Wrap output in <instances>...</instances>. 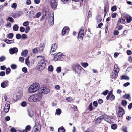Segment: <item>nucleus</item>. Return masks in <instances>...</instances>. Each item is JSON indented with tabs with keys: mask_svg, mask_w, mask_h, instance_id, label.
<instances>
[{
	"mask_svg": "<svg viewBox=\"0 0 132 132\" xmlns=\"http://www.w3.org/2000/svg\"><path fill=\"white\" fill-rule=\"evenodd\" d=\"M42 96L40 93L35 94L30 96L28 98V101L31 102L39 101L42 98Z\"/></svg>",
	"mask_w": 132,
	"mask_h": 132,
	"instance_id": "obj_1",
	"label": "nucleus"
},
{
	"mask_svg": "<svg viewBox=\"0 0 132 132\" xmlns=\"http://www.w3.org/2000/svg\"><path fill=\"white\" fill-rule=\"evenodd\" d=\"M39 88V86L38 83L33 84L29 87L28 91L29 93H32L38 90Z\"/></svg>",
	"mask_w": 132,
	"mask_h": 132,
	"instance_id": "obj_2",
	"label": "nucleus"
},
{
	"mask_svg": "<svg viewBox=\"0 0 132 132\" xmlns=\"http://www.w3.org/2000/svg\"><path fill=\"white\" fill-rule=\"evenodd\" d=\"M119 69L118 68L117 65L115 64L114 66V69L110 76V78L116 79L117 78Z\"/></svg>",
	"mask_w": 132,
	"mask_h": 132,
	"instance_id": "obj_3",
	"label": "nucleus"
},
{
	"mask_svg": "<svg viewBox=\"0 0 132 132\" xmlns=\"http://www.w3.org/2000/svg\"><path fill=\"white\" fill-rule=\"evenodd\" d=\"M45 60H41L38 62L36 67L39 71L42 70L45 68L46 63Z\"/></svg>",
	"mask_w": 132,
	"mask_h": 132,
	"instance_id": "obj_4",
	"label": "nucleus"
},
{
	"mask_svg": "<svg viewBox=\"0 0 132 132\" xmlns=\"http://www.w3.org/2000/svg\"><path fill=\"white\" fill-rule=\"evenodd\" d=\"M73 69L76 73H80L83 69L79 64H73L72 66Z\"/></svg>",
	"mask_w": 132,
	"mask_h": 132,
	"instance_id": "obj_5",
	"label": "nucleus"
},
{
	"mask_svg": "<svg viewBox=\"0 0 132 132\" xmlns=\"http://www.w3.org/2000/svg\"><path fill=\"white\" fill-rule=\"evenodd\" d=\"M57 44L56 43H54L52 44L51 48V55L55 54L54 52L56 51L57 48Z\"/></svg>",
	"mask_w": 132,
	"mask_h": 132,
	"instance_id": "obj_6",
	"label": "nucleus"
},
{
	"mask_svg": "<svg viewBox=\"0 0 132 132\" xmlns=\"http://www.w3.org/2000/svg\"><path fill=\"white\" fill-rule=\"evenodd\" d=\"M122 16L126 20V22L127 23H130L132 21V17L129 14H123Z\"/></svg>",
	"mask_w": 132,
	"mask_h": 132,
	"instance_id": "obj_7",
	"label": "nucleus"
},
{
	"mask_svg": "<svg viewBox=\"0 0 132 132\" xmlns=\"http://www.w3.org/2000/svg\"><path fill=\"white\" fill-rule=\"evenodd\" d=\"M118 112L117 116L119 117H122L125 114L124 110L121 106L118 107Z\"/></svg>",
	"mask_w": 132,
	"mask_h": 132,
	"instance_id": "obj_8",
	"label": "nucleus"
},
{
	"mask_svg": "<svg viewBox=\"0 0 132 132\" xmlns=\"http://www.w3.org/2000/svg\"><path fill=\"white\" fill-rule=\"evenodd\" d=\"M50 5L52 9H55L56 8L57 5V0H51Z\"/></svg>",
	"mask_w": 132,
	"mask_h": 132,
	"instance_id": "obj_9",
	"label": "nucleus"
},
{
	"mask_svg": "<svg viewBox=\"0 0 132 132\" xmlns=\"http://www.w3.org/2000/svg\"><path fill=\"white\" fill-rule=\"evenodd\" d=\"M84 35V30L83 29H81L79 31L78 35V38L80 39L81 40H82Z\"/></svg>",
	"mask_w": 132,
	"mask_h": 132,
	"instance_id": "obj_10",
	"label": "nucleus"
},
{
	"mask_svg": "<svg viewBox=\"0 0 132 132\" xmlns=\"http://www.w3.org/2000/svg\"><path fill=\"white\" fill-rule=\"evenodd\" d=\"M104 118V115H102L97 117L95 120V122L96 124H99L101 122L102 120Z\"/></svg>",
	"mask_w": 132,
	"mask_h": 132,
	"instance_id": "obj_11",
	"label": "nucleus"
},
{
	"mask_svg": "<svg viewBox=\"0 0 132 132\" xmlns=\"http://www.w3.org/2000/svg\"><path fill=\"white\" fill-rule=\"evenodd\" d=\"M10 102L9 101L6 102L4 107V112L7 113L9 111L10 106Z\"/></svg>",
	"mask_w": 132,
	"mask_h": 132,
	"instance_id": "obj_12",
	"label": "nucleus"
},
{
	"mask_svg": "<svg viewBox=\"0 0 132 132\" xmlns=\"http://www.w3.org/2000/svg\"><path fill=\"white\" fill-rule=\"evenodd\" d=\"M62 54L61 52L57 53L54 57V60L55 61H57L59 60L61 57Z\"/></svg>",
	"mask_w": 132,
	"mask_h": 132,
	"instance_id": "obj_13",
	"label": "nucleus"
},
{
	"mask_svg": "<svg viewBox=\"0 0 132 132\" xmlns=\"http://www.w3.org/2000/svg\"><path fill=\"white\" fill-rule=\"evenodd\" d=\"M18 50L16 47L11 48L9 49V52L11 54H13L17 52Z\"/></svg>",
	"mask_w": 132,
	"mask_h": 132,
	"instance_id": "obj_14",
	"label": "nucleus"
},
{
	"mask_svg": "<svg viewBox=\"0 0 132 132\" xmlns=\"http://www.w3.org/2000/svg\"><path fill=\"white\" fill-rule=\"evenodd\" d=\"M48 23L50 25L52 26L54 23V17L53 15V16L49 17L48 20Z\"/></svg>",
	"mask_w": 132,
	"mask_h": 132,
	"instance_id": "obj_15",
	"label": "nucleus"
},
{
	"mask_svg": "<svg viewBox=\"0 0 132 132\" xmlns=\"http://www.w3.org/2000/svg\"><path fill=\"white\" fill-rule=\"evenodd\" d=\"M9 81L7 80H5L1 84V86L3 88H5L8 85Z\"/></svg>",
	"mask_w": 132,
	"mask_h": 132,
	"instance_id": "obj_16",
	"label": "nucleus"
},
{
	"mask_svg": "<svg viewBox=\"0 0 132 132\" xmlns=\"http://www.w3.org/2000/svg\"><path fill=\"white\" fill-rule=\"evenodd\" d=\"M69 28L68 27L66 26L64 27L62 30V34L63 35H64L66 32L69 31Z\"/></svg>",
	"mask_w": 132,
	"mask_h": 132,
	"instance_id": "obj_17",
	"label": "nucleus"
},
{
	"mask_svg": "<svg viewBox=\"0 0 132 132\" xmlns=\"http://www.w3.org/2000/svg\"><path fill=\"white\" fill-rule=\"evenodd\" d=\"M50 91V90L49 89L46 88V87H43L41 90V93H44L45 94H47L49 93Z\"/></svg>",
	"mask_w": 132,
	"mask_h": 132,
	"instance_id": "obj_18",
	"label": "nucleus"
},
{
	"mask_svg": "<svg viewBox=\"0 0 132 132\" xmlns=\"http://www.w3.org/2000/svg\"><path fill=\"white\" fill-rule=\"evenodd\" d=\"M45 47V45L44 43H40L39 47V51L40 52H43Z\"/></svg>",
	"mask_w": 132,
	"mask_h": 132,
	"instance_id": "obj_19",
	"label": "nucleus"
},
{
	"mask_svg": "<svg viewBox=\"0 0 132 132\" xmlns=\"http://www.w3.org/2000/svg\"><path fill=\"white\" fill-rule=\"evenodd\" d=\"M108 95L106 97V99L107 100L113 101L115 99V97L113 95H110L108 97Z\"/></svg>",
	"mask_w": 132,
	"mask_h": 132,
	"instance_id": "obj_20",
	"label": "nucleus"
},
{
	"mask_svg": "<svg viewBox=\"0 0 132 132\" xmlns=\"http://www.w3.org/2000/svg\"><path fill=\"white\" fill-rule=\"evenodd\" d=\"M29 116L30 117H32L34 114V112L31 109H29L28 110Z\"/></svg>",
	"mask_w": 132,
	"mask_h": 132,
	"instance_id": "obj_21",
	"label": "nucleus"
},
{
	"mask_svg": "<svg viewBox=\"0 0 132 132\" xmlns=\"http://www.w3.org/2000/svg\"><path fill=\"white\" fill-rule=\"evenodd\" d=\"M126 23L125 20L123 19L122 17L120 18L117 21V23H120L125 24Z\"/></svg>",
	"mask_w": 132,
	"mask_h": 132,
	"instance_id": "obj_22",
	"label": "nucleus"
},
{
	"mask_svg": "<svg viewBox=\"0 0 132 132\" xmlns=\"http://www.w3.org/2000/svg\"><path fill=\"white\" fill-rule=\"evenodd\" d=\"M14 39L12 40H9L7 39L4 40L3 41L7 44H10L13 43H14Z\"/></svg>",
	"mask_w": 132,
	"mask_h": 132,
	"instance_id": "obj_23",
	"label": "nucleus"
},
{
	"mask_svg": "<svg viewBox=\"0 0 132 132\" xmlns=\"http://www.w3.org/2000/svg\"><path fill=\"white\" fill-rule=\"evenodd\" d=\"M28 53V50H25L23 51L21 53V55L23 56H26Z\"/></svg>",
	"mask_w": 132,
	"mask_h": 132,
	"instance_id": "obj_24",
	"label": "nucleus"
},
{
	"mask_svg": "<svg viewBox=\"0 0 132 132\" xmlns=\"http://www.w3.org/2000/svg\"><path fill=\"white\" fill-rule=\"evenodd\" d=\"M40 129L37 128L36 127H34L33 128L32 132H39Z\"/></svg>",
	"mask_w": 132,
	"mask_h": 132,
	"instance_id": "obj_25",
	"label": "nucleus"
},
{
	"mask_svg": "<svg viewBox=\"0 0 132 132\" xmlns=\"http://www.w3.org/2000/svg\"><path fill=\"white\" fill-rule=\"evenodd\" d=\"M65 130L63 126L61 127L58 129V132H65Z\"/></svg>",
	"mask_w": 132,
	"mask_h": 132,
	"instance_id": "obj_26",
	"label": "nucleus"
},
{
	"mask_svg": "<svg viewBox=\"0 0 132 132\" xmlns=\"http://www.w3.org/2000/svg\"><path fill=\"white\" fill-rule=\"evenodd\" d=\"M88 108L89 110L90 111H91L93 110L94 107L92 106V103H90L88 106Z\"/></svg>",
	"mask_w": 132,
	"mask_h": 132,
	"instance_id": "obj_27",
	"label": "nucleus"
},
{
	"mask_svg": "<svg viewBox=\"0 0 132 132\" xmlns=\"http://www.w3.org/2000/svg\"><path fill=\"white\" fill-rule=\"evenodd\" d=\"M97 22L98 23L100 22L102 20V18L99 15L97 16L96 17Z\"/></svg>",
	"mask_w": 132,
	"mask_h": 132,
	"instance_id": "obj_28",
	"label": "nucleus"
},
{
	"mask_svg": "<svg viewBox=\"0 0 132 132\" xmlns=\"http://www.w3.org/2000/svg\"><path fill=\"white\" fill-rule=\"evenodd\" d=\"M108 10V6H105L104 7V16H105L107 13V11Z\"/></svg>",
	"mask_w": 132,
	"mask_h": 132,
	"instance_id": "obj_29",
	"label": "nucleus"
},
{
	"mask_svg": "<svg viewBox=\"0 0 132 132\" xmlns=\"http://www.w3.org/2000/svg\"><path fill=\"white\" fill-rule=\"evenodd\" d=\"M122 79H125L126 80H128L129 79V77L125 75H122L121 76Z\"/></svg>",
	"mask_w": 132,
	"mask_h": 132,
	"instance_id": "obj_30",
	"label": "nucleus"
},
{
	"mask_svg": "<svg viewBox=\"0 0 132 132\" xmlns=\"http://www.w3.org/2000/svg\"><path fill=\"white\" fill-rule=\"evenodd\" d=\"M127 104V102L125 100H122L121 101V104L123 106H125Z\"/></svg>",
	"mask_w": 132,
	"mask_h": 132,
	"instance_id": "obj_31",
	"label": "nucleus"
},
{
	"mask_svg": "<svg viewBox=\"0 0 132 132\" xmlns=\"http://www.w3.org/2000/svg\"><path fill=\"white\" fill-rule=\"evenodd\" d=\"M117 127V126L116 124H113L111 125V128L113 130L116 129Z\"/></svg>",
	"mask_w": 132,
	"mask_h": 132,
	"instance_id": "obj_32",
	"label": "nucleus"
},
{
	"mask_svg": "<svg viewBox=\"0 0 132 132\" xmlns=\"http://www.w3.org/2000/svg\"><path fill=\"white\" fill-rule=\"evenodd\" d=\"M119 23H117V29L118 30H120L122 28V26L121 25H119Z\"/></svg>",
	"mask_w": 132,
	"mask_h": 132,
	"instance_id": "obj_33",
	"label": "nucleus"
},
{
	"mask_svg": "<svg viewBox=\"0 0 132 132\" xmlns=\"http://www.w3.org/2000/svg\"><path fill=\"white\" fill-rule=\"evenodd\" d=\"M19 27L18 25L15 24L13 27V30L15 31H17Z\"/></svg>",
	"mask_w": 132,
	"mask_h": 132,
	"instance_id": "obj_34",
	"label": "nucleus"
},
{
	"mask_svg": "<svg viewBox=\"0 0 132 132\" xmlns=\"http://www.w3.org/2000/svg\"><path fill=\"white\" fill-rule=\"evenodd\" d=\"M56 113L57 115H59L61 113V109H58L56 110Z\"/></svg>",
	"mask_w": 132,
	"mask_h": 132,
	"instance_id": "obj_35",
	"label": "nucleus"
},
{
	"mask_svg": "<svg viewBox=\"0 0 132 132\" xmlns=\"http://www.w3.org/2000/svg\"><path fill=\"white\" fill-rule=\"evenodd\" d=\"M130 97V96L129 94H126L122 96V98L124 99H129Z\"/></svg>",
	"mask_w": 132,
	"mask_h": 132,
	"instance_id": "obj_36",
	"label": "nucleus"
},
{
	"mask_svg": "<svg viewBox=\"0 0 132 132\" xmlns=\"http://www.w3.org/2000/svg\"><path fill=\"white\" fill-rule=\"evenodd\" d=\"M11 16L14 18H16L17 17L16 12L12 13L11 14Z\"/></svg>",
	"mask_w": 132,
	"mask_h": 132,
	"instance_id": "obj_37",
	"label": "nucleus"
},
{
	"mask_svg": "<svg viewBox=\"0 0 132 132\" xmlns=\"http://www.w3.org/2000/svg\"><path fill=\"white\" fill-rule=\"evenodd\" d=\"M31 126L29 125L26 126L25 127V129L27 130V131H30L31 130Z\"/></svg>",
	"mask_w": 132,
	"mask_h": 132,
	"instance_id": "obj_38",
	"label": "nucleus"
},
{
	"mask_svg": "<svg viewBox=\"0 0 132 132\" xmlns=\"http://www.w3.org/2000/svg\"><path fill=\"white\" fill-rule=\"evenodd\" d=\"M82 67L84 68H86L88 65V63L87 62L82 63L81 64Z\"/></svg>",
	"mask_w": 132,
	"mask_h": 132,
	"instance_id": "obj_39",
	"label": "nucleus"
},
{
	"mask_svg": "<svg viewBox=\"0 0 132 132\" xmlns=\"http://www.w3.org/2000/svg\"><path fill=\"white\" fill-rule=\"evenodd\" d=\"M48 10L47 9H43V11L42 12H43V14L45 16H46V14L47 13L48 11Z\"/></svg>",
	"mask_w": 132,
	"mask_h": 132,
	"instance_id": "obj_40",
	"label": "nucleus"
},
{
	"mask_svg": "<svg viewBox=\"0 0 132 132\" xmlns=\"http://www.w3.org/2000/svg\"><path fill=\"white\" fill-rule=\"evenodd\" d=\"M34 127H36L37 128L39 129H40L41 128V126L39 123L38 122L35 123V126Z\"/></svg>",
	"mask_w": 132,
	"mask_h": 132,
	"instance_id": "obj_41",
	"label": "nucleus"
},
{
	"mask_svg": "<svg viewBox=\"0 0 132 132\" xmlns=\"http://www.w3.org/2000/svg\"><path fill=\"white\" fill-rule=\"evenodd\" d=\"M48 70L50 71H52L53 70V68L52 65L49 66L48 67Z\"/></svg>",
	"mask_w": 132,
	"mask_h": 132,
	"instance_id": "obj_42",
	"label": "nucleus"
},
{
	"mask_svg": "<svg viewBox=\"0 0 132 132\" xmlns=\"http://www.w3.org/2000/svg\"><path fill=\"white\" fill-rule=\"evenodd\" d=\"M108 24H106L105 27V33L106 34L108 32Z\"/></svg>",
	"mask_w": 132,
	"mask_h": 132,
	"instance_id": "obj_43",
	"label": "nucleus"
},
{
	"mask_svg": "<svg viewBox=\"0 0 132 132\" xmlns=\"http://www.w3.org/2000/svg\"><path fill=\"white\" fill-rule=\"evenodd\" d=\"M9 20L10 22H14V19L11 17L9 16L8 17V18L6 19V20Z\"/></svg>",
	"mask_w": 132,
	"mask_h": 132,
	"instance_id": "obj_44",
	"label": "nucleus"
},
{
	"mask_svg": "<svg viewBox=\"0 0 132 132\" xmlns=\"http://www.w3.org/2000/svg\"><path fill=\"white\" fill-rule=\"evenodd\" d=\"M109 90H106L102 92V94L104 95H106L109 93Z\"/></svg>",
	"mask_w": 132,
	"mask_h": 132,
	"instance_id": "obj_45",
	"label": "nucleus"
},
{
	"mask_svg": "<svg viewBox=\"0 0 132 132\" xmlns=\"http://www.w3.org/2000/svg\"><path fill=\"white\" fill-rule=\"evenodd\" d=\"M27 37V35L26 34H22L21 36L22 38L24 39H26Z\"/></svg>",
	"mask_w": 132,
	"mask_h": 132,
	"instance_id": "obj_46",
	"label": "nucleus"
},
{
	"mask_svg": "<svg viewBox=\"0 0 132 132\" xmlns=\"http://www.w3.org/2000/svg\"><path fill=\"white\" fill-rule=\"evenodd\" d=\"M16 37L17 39H19L21 37V35L19 34H16Z\"/></svg>",
	"mask_w": 132,
	"mask_h": 132,
	"instance_id": "obj_47",
	"label": "nucleus"
},
{
	"mask_svg": "<svg viewBox=\"0 0 132 132\" xmlns=\"http://www.w3.org/2000/svg\"><path fill=\"white\" fill-rule=\"evenodd\" d=\"M30 30V27L29 26H27L26 27L25 32L26 33H28Z\"/></svg>",
	"mask_w": 132,
	"mask_h": 132,
	"instance_id": "obj_48",
	"label": "nucleus"
},
{
	"mask_svg": "<svg viewBox=\"0 0 132 132\" xmlns=\"http://www.w3.org/2000/svg\"><path fill=\"white\" fill-rule=\"evenodd\" d=\"M5 59V57L4 56H2L0 57V61L1 62L3 61Z\"/></svg>",
	"mask_w": 132,
	"mask_h": 132,
	"instance_id": "obj_49",
	"label": "nucleus"
},
{
	"mask_svg": "<svg viewBox=\"0 0 132 132\" xmlns=\"http://www.w3.org/2000/svg\"><path fill=\"white\" fill-rule=\"evenodd\" d=\"M38 51L36 48H35L33 49L32 50V52L33 53L36 54L38 52Z\"/></svg>",
	"mask_w": 132,
	"mask_h": 132,
	"instance_id": "obj_50",
	"label": "nucleus"
},
{
	"mask_svg": "<svg viewBox=\"0 0 132 132\" xmlns=\"http://www.w3.org/2000/svg\"><path fill=\"white\" fill-rule=\"evenodd\" d=\"M17 17L21 15L22 14V12L20 11H19L16 12Z\"/></svg>",
	"mask_w": 132,
	"mask_h": 132,
	"instance_id": "obj_51",
	"label": "nucleus"
},
{
	"mask_svg": "<svg viewBox=\"0 0 132 132\" xmlns=\"http://www.w3.org/2000/svg\"><path fill=\"white\" fill-rule=\"evenodd\" d=\"M10 71H11L10 69V68H7V69L6 70V71H5L6 73L7 74H9L10 73Z\"/></svg>",
	"mask_w": 132,
	"mask_h": 132,
	"instance_id": "obj_52",
	"label": "nucleus"
},
{
	"mask_svg": "<svg viewBox=\"0 0 132 132\" xmlns=\"http://www.w3.org/2000/svg\"><path fill=\"white\" fill-rule=\"evenodd\" d=\"M29 23L28 21H27L24 22L23 24V25L24 26H27L29 25Z\"/></svg>",
	"mask_w": 132,
	"mask_h": 132,
	"instance_id": "obj_53",
	"label": "nucleus"
},
{
	"mask_svg": "<svg viewBox=\"0 0 132 132\" xmlns=\"http://www.w3.org/2000/svg\"><path fill=\"white\" fill-rule=\"evenodd\" d=\"M25 30V28L23 27H20V32H24Z\"/></svg>",
	"mask_w": 132,
	"mask_h": 132,
	"instance_id": "obj_54",
	"label": "nucleus"
},
{
	"mask_svg": "<svg viewBox=\"0 0 132 132\" xmlns=\"http://www.w3.org/2000/svg\"><path fill=\"white\" fill-rule=\"evenodd\" d=\"M13 36V34L12 33H10L8 35V37L10 38H12Z\"/></svg>",
	"mask_w": 132,
	"mask_h": 132,
	"instance_id": "obj_55",
	"label": "nucleus"
},
{
	"mask_svg": "<svg viewBox=\"0 0 132 132\" xmlns=\"http://www.w3.org/2000/svg\"><path fill=\"white\" fill-rule=\"evenodd\" d=\"M11 67L12 69H14L16 68L17 66L15 64H12L11 65Z\"/></svg>",
	"mask_w": 132,
	"mask_h": 132,
	"instance_id": "obj_56",
	"label": "nucleus"
},
{
	"mask_svg": "<svg viewBox=\"0 0 132 132\" xmlns=\"http://www.w3.org/2000/svg\"><path fill=\"white\" fill-rule=\"evenodd\" d=\"M17 4L15 3H13L12 5V6H11L12 8H14V9H15L16 8Z\"/></svg>",
	"mask_w": 132,
	"mask_h": 132,
	"instance_id": "obj_57",
	"label": "nucleus"
},
{
	"mask_svg": "<svg viewBox=\"0 0 132 132\" xmlns=\"http://www.w3.org/2000/svg\"><path fill=\"white\" fill-rule=\"evenodd\" d=\"M117 10L116 7L115 6H113L111 8V10L112 11H114Z\"/></svg>",
	"mask_w": 132,
	"mask_h": 132,
	"instance_id": "obj_58",
	"label": "nucleus"
},
{
	"mask_svg": "<svg viewBox=\"0 0 132 132\" xmlns=\"http://www.w3.org/2000/svg\"><path fill=\"white\" fill-rule=\"evenodd\" d=\"M41 15V13L40 12H37L35 15L36 18H38Z\"/></svg>",
	"mask_w": 132,
	"mask_h": 132,
	"instance_id": "obj_59",
	"label": "nucleus"
},
{
	"mask_svg": "<svg viewBox=\"0 0 132 132\" xmlns=\"http://www.w3.org/2000/svg\"><path fill=\"white\" fill-rule=\"evenodd\" d=\"M22 71L24 73H26L27 72V69L25 67H24L22 68Z\"/></svg>",
	"mask_w": 132,
	"mask_h": 132,
	"instance_id": "obj_60",
	"label": "nucleus"
},
{
	"mask_svg": "<svg viewBox=\"0 0 132 132\" xmlns=\"http://www.w3.org/2000/svg\"><path fill=\"white\" fill-rule=\"evenodd\" d=\"M119 32L117 30H114V36H116L118 35Z\"/></svg>",
	"mask_w": 132,
	"mask_h": 132,
	"instance_id": "obj_61",
	"label": "nucleus"
},
{
	"mask_svg": "<svg viewBox=\"0 0 132 132\" xmlns=\"http://www.w3.org/2000/svg\"><path fill=\"white\" fill-rule=\"evenodd\" d=\"M61 67H59L57 68L56 71L57 72L59 73L61 71Z\"/></svg>",
	"mask_w": 132,
	"mask_h": 132,
	"instance_id": "obj_62",
	"label": "nucleus"
},
{
	"mask_svg": "<svg viewBox=\"0 0 132 132\" xmlns=\"http://www.w3.org/2000/svg\"><path fill=\"white\" fill-rule=\"evenodd\" d=\"M5 75V73L4 71H1L0 72V76L2 77L4 76Z\"/></svg>",
	"mask_w": 132,
	"mask_h": 132,
	"instance_id": "obj_63",
	"label": "nucleus"
},
{
	"mask_svg": "<svg viewBox=\"0 0 132 132\" xmlns=\"http://www.w3.org/2000/svg\"><path fill=\"white\" fill-rule=\"evenodd\" d=\"M10 131L11 132H16V131L14 128H12L10 129Z\"/></svg>",
	"mask_w": 132,
	"mask_h": 132,
	"instance_id": "obj_64",
	"label": "nucleus"
}]
</instances>
